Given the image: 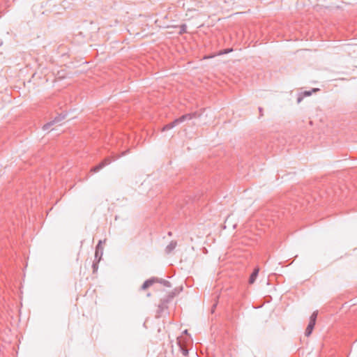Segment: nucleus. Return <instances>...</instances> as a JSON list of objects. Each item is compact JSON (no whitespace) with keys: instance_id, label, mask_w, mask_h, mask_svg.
Returning a JSON list of instances; mask_svg holds the SVG:
<instances>
[{"instance_id":"16","label":"nucleus","mask_w":357,"mask_h":357,"mask_svg":"<svg viewBox=\"0 0 357 357\" xmlns=\"http://www.w3.org/2000/svg\"><path fill=\"white\" fill-rule=\"evenodd\" d=\"M259 111L260 113V116H263V109L261 107H259Z\"/></svg>"},{"instance_id":"2","label":"nucleus","mask_w":357,"mask_h":357,"mask_svg":"<svg viewBox=\"0 0 357 357\" xmlns=\"http://www.w3.org/2000/svg\"><path fill=\"white\" fill-rule=\"evenodd\" d=\"M112 159L109 157L105 158L100 163H99L98 165L93 167L91 169V172H98L101 169H102L104 167L109 165L112 162Z\"/></svg>"},{"instance_id":"17","label":"nucleus","mask_w":357,"mask_h":357,"mask_svg":"<svg viewBox=\"0 0 357 357\" xmlns=\"http://www.w3.org/2000/svg\"><path fill=\"white\" fill-rule=\"evenodd\" d=\"M232 50H225L224 53H228L229 52H231Z\"/></svg>"},{"instance_id":"5","label":"nucleus","mask_w":357,"mask_h":357,"mask_svg":"<svg viewBox=\"0 0 357 357\" xmlns=\"http://www.w3.org/2000/svg\"><path fill=\"white\" fill-rule=\"evenodd\" d=\"M317 91H319V89H313L312 91H303L302 93L298 95V96L297 98V102L300 103L302 101L304 96H310V95H312V92H315Z\"/></svg>"},{"instance_id":"11","label":"nucleus","mask_w":357,"mask_h":357,"mask_svg":"<svg viewBox=\"0 0 357 357\" xmlns=\"http://www.w3.org/2000/svg\"><path fill=\"white\" fill-rule=\"evenodd\" d=\"M317 314H318V312L317 311H314L312 314V315L310 316V320H313V321H316L317 317Z\"/></svg>"},{"instance_id":"1","label":"nucleus","mask_w":357,"mask_h":357,"mask_svg":"<svg viewBox=\"0 0 357 357\" xmlns=\"http://www.w3.org/2000/svg\"><path fill=\"white\" fill-rule=\"evenodd\" d=\"M200 115L197 112H193V113H189L184 114L181 116V117L175 119L174 121L165 125L163 128L162 131L169 130L173 128H174L178 124L183 123V121L186 120H191L193 118L199 117Z\"/></svg>"},{"instance_id":"18","label":"nucleus","mask_w":357,"mask_h":357,"mask_svg":"<svg viewBox=\"0 0 357 357\" xmlns=\"http://www.w3.org/2000/svg\"><path fill=\"white\" fill-rule=\"evenodd\" d=\"M1 45V43L0 42V45Z\"/></svg>"},{"instance_id":"15","label":"nucleus","mask_w":357,"mask_h":357,"mask_svg":"<svg viewBox=\"0 0 357 357\" xmlns=\"http://www.w3.org/2000/svg\"><path fill=\"white\" fill-rule=\"evenodd\" d=\"M182 352L184 356H187L188 354V351L185 349H183Z\"/></svg>"},{"instance_id":"6","label":"nucleus","mask_w":357,"mask_h":357,"mask_svg":"<svg viewBox=\"0 0 357 357\" xmlns=\"http://www.w3.org/2000/svg\"><path fill=\"white\" fill-rule=\"evenodd\" d=\"M64 118V116L62 117H56L54 121H50L46 124H45L43 127L44 130H48L54 123L60 121L61 119Z\"/></svg>"},{"instance_id":"7","label":"nucleus","mask_w":357,"mask_h":357,"mask_svg":"<svg viewBox=\"0 0 357 357\" xmlns=\"http://www.w3.org/2000/svg\"><path fill=\"white\" fill-rule=\"evenodd\" d=\"M259 269L258 268H255L252 273L251 274L250 278H249V283L250 284H253L255 280H256V278L258 275V273H259Z\"/></svg>"},{"instance_id":"9","label":"nucleus","mask_w":357,"mask_h":357,"mask_svg":"<svg viewBox=\"0 0 357 357\" xmlns=\"http://www.w3.org/2000/svg\"><path fill=\"white\" fill-rule=\"evenodd\" d=\"M313 328H314V327L311 326V325H307V328L305 331V336H307V337L310 336L312 332Z\"/></svg>"},{"instance_id":"3","label":"nucleus","mask_w":357,"mask_h":357,"mask_svg":"<svg viewBox=\"0 0 357 357\" xmlns=\"http://www.w3.org/2000/svg\"><path fill=\"white\" fill-rule=\"evenodd\" d=\"M102 241H99L98 245L96 248V252H95V258L98 260V261H100V260L102 258V254H103V248L101 245Z\"/></svg>"},{"instance_id":"14","label":"nucleus","mask_w":357,"mask_h":357,"mask_svg":"<svg viewBox=\"0 0 357 357\" xmlns=\"http://www.w3.org/2000/svg\"><path fill=\"white\" fill-rule=\"evenodd\" d=\"M315 323H316V321H314L313 320H310L308 325H311V326L314 327Z\"/></svg>"},{"instance_id":"13","label":"nucleus","mask_w":357,"mask_h":357,"mask_svg":"<svg viewBox=\"0 0 357 357\" xmlns=\"http://www.w3.org/2000/svg\"><path fill=\"white\" fill-rule=\"evenodd\" d=\"M157 282L162 283L165 285L168 286V287L169 286V282L168 281H166V280H159L158 279V281Z\"/></svg>"},{"instance_id":"12","label":"nucleus","mask_w":357,"mask_h":357,"mask_svg":"<svg viewBox=\"0 0 357 357\" xmlns=\"http://www.w3.org/2000/svg\"><path fill=\"white\" fill-rule=\"evenodd\" d=\"M98 262L99 261H98L96 262H93V264L92 265V268H93V272H96L98 270Z\"/></svg>"},{"instance_id":"4","label":"nucleus","mask_w":357,"mask_h":357,"mask_svg":"<svg viewBox=\"0 0 357 357\" xmlns=\"http://www.w3.org/2000/svg\"><path fill=\"white\" fill-rule=\"evenodd\" d=\"M158 281V278H151L147 280H146L143 284L142 285L141 289L145 290L149 287L152 286L154 283L157 282Z\"/></svg>"},{"instance_id":"10","label":"nucleus","mask_w":357,"mask_h":357,"mask_svg":"<svg viewBox=\"0 0 357 357\" xmlns=\"http://www.w3.org/2000/svg\"><path fill=\"white\" fill-rule=\"evenodd\" d=\"M179 32L178 33L180 35H182L183 33H185L186 31H187V26L186 24H181L180 26H179Z\"/></svg>"},{"instance_id":"8","label":"nucleus","mask_w":357,"mask_h":357,"mask_svg":"<svg viewBox=\"0 0 357 357\" xmlns=\"http://www.w3.org/2000/svg\"><path fill=\"white\" fill-rule=\"evenodd\" d=\"M176 246V241H172L165 248V252L169 254L172 252Z\"/></svg>"}]
</instances>
